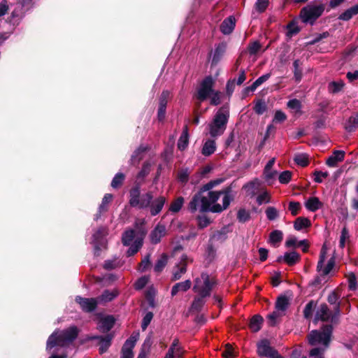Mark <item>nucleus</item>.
I'll return each mask as SVG.
<instances>
[{
    "instance_id": "nucleus-32",
    "label": "nucleus",
    "mask_w": 358,
    "mask_h": 358,
    "mask_svg": "<svg viewBox=\"0 0 358 358\" xmlns=\"http://www.w3.org/2000/svg\"><path fill=\"white\" fill-rule=\"evenodd\" d=\"M153 199L152 192H148L145 194L141 195L140 199H138L139 204L137 207L141 209H145L149 208L150 206L151 201Z\"/></svg>"
},
{
    "instance_id": "nucleus-10",
    "label": "nucleus",
    "mask_w": 358,
    "mask_h": 358,
    "mask_svg": "<svg viewBox=\"0 0 358 358\" xmlns=\"http://www.w3.org/2000/svg\"><path fill=\"white\" fill-rule=\"evenodd\" d=\"M319 320L322 322H329L330 320L331 322V312L328 306L324 303L320 306L315 315L314 322L317 323Z\"/></svg>"
},
{
    "instance_id": "nucleus-29",
    "label": "nucleus",
    "mask_w": 358,
    "mask_h": 358,
    "mask_svg": "<svg viewBox=\"0 0 358 358\" xmlns=\"http://www.w3.org/2000/svg\"><path fill=\"white\" fill-rule=\"evenodd\" d=\"M322 205V203L316 196L310 197L305 203V207L311 212L317 211Z\"/></svg>"
},
{
    "instance_id": "nucleus-35",
    "label": "nucleus",
    "mask_w": 358,
    "mask_h": 358,
    "mask_svg": "<svg viewBox=\"0 0 358 358\" xmlns=\"http://www.w3.org/2000/svg\"><path fill=\"white\" fill-rule=\"evenodd\" d=\"M25 12L26 11L20 7L15 8L11 13V20L10 22H12L13 25L17 26L24 16Z\"/></svg>"
},
{
    "instance_id": "nucleus-45",
    "label": "nucleus",
    "mask_w": 358,
    "mask_h": 358,
    "mask_svg": "<svg viewBox=\"0 0 358 358\" xmlns=\"http://www.w3.org/2000/svg\"><path fill=\"white\" fill-rule=\"evenodd\" d=\"M317 302L313 300L310 301L303 309V316L306 319H310L313 316L314 309L315 308Z\"/></svg>"
},
{
    "instance_id": "nucleus-9",
    "label": "nucleus",
    "mask_w": 358,
    "mask_h": 358,
    "mask_svg": "<svg viewBox=\"0 0 358 358\" xmlns=\"http://www.w3.org/2000/svg\"><path fill=\"white\" fill-rule=\"evenodd\" d=\"M75 301L80 305L81 309L85 313H92L97 308L98 299L95 298H85L77 296Z\"/></svg>"
},
{
    "instance_id": "nucleus-4",
    "label": "nucleus",
    "mask_w": 358,
    "mask_h": 358,
    "mask_svg": "<svg viewBox=\"0 0 358 358\" xmlns=\"http://www.w3.org/2000/svg\"><path fill=\"white\" fill-rule=\"evenodd\" d=\"M324 10V3L320 0H314L301 9L298 19L304 24L313 25L322 15Z\"/></svg>"
},
{
    "instance_id": "nucleus-23",
    "label": "nucleus",
    "mask_w": 358,
    "mask_h": 358,
    "mask_svg": "<svg viewBox=\"0 0 358 358\" xmlns=\"http://www.w3.org/2000/svg\"><path fill=\"white\" fill-rule=\"evenodd\" d=\"M135 341L127 339L121 350V358H134L132 349L134 348Z\"/></svg>"
},
{
    "instance_id": "nucleus-28",
    "label": "nucleus",
    "mask_w": 358,
    "mask_h": 358,
    "mask_svg": "<svg viewBox=\"0 0 358 358\" xmlns=\"http://www.w3.org/2000/svg\"><path fill=\"white\" fill-rule=\"evenodd\" d=\"M286 29L287 30V37H292L294 35H296L299 34L301 29L300 27L298 26V19L294 18L292 20H291L286 26Z\"/></svg>"
},
{
    "instance_id": "nucleus-37",
    "label": "nucleus",
    "mask_w": 358,
    "mask_h": 358,
    "mask_svg": "<svg viewBox=\"0 0 358 358\" xmlns=\"http://www.w3.org/2000/svg\"><path fill=\"white\" fill-rule=\"evenodd\" d=\"M289 305V299L285 295H280L277 298L275 308L278 310L285 311Z\"/></svg>"
},
{
    "instance_id": "nucleus-1",
    "label": "nucleus",
    "mask_w": 358,
    "mask_h": 358,
    "mask_svg": "<svg viewBox=\"0 0 358 358\" xmlns=\"http://www.w3.org/2000/svg\"><path fill=\"white\" fill-rule=\"evenodd\" d=\"M224 181V178H220L212 180L203 185L199 190L193 195L187 206L188 210L193 213L199 208L201 213L212 212L220 213L225 210L220 204L215 203L220 199V194L214 191H210L211 189L220 185Z\"/></svg>"
},
{
    "instance_id": "nucleus-50",
    "label": "nucleus",
    "mask_w": 358,
    "mask_h": 358,
    "mask_svg": "<svg viewBox=\"0 0 358 358\" xmlns=\"http://www.w3.org/2000/svg\"><path fill=\"white\" fill-rule=\"evenodd\" d=\"M326 255H327L326 245H323V246L320 250V258H319V261H318L317 265V271L319 273L321 272V271L323 268V265H324V263L325 259H326Z\"/></svg>"
},
{
    "instance_id": "nucleus-3",
    "label": "nucleus",
    "mask_w": 358,
    "mask_h": 358,
    "mask_svg": "<svg viewBox=\"0 0 358 358\" xmlns=\"http://www.w3.org/2000/svg\"><path fill=\"white\" fill-rule=\"evenodd\" d=\"M229 118V107L227 103L219 108L212 122L208 124L209 134L211 137L216 138L224 134L227 129Z\"/></svg>"
},
{
    "instance_id": "nucleus-15",
    "label": "nucleus",
    "mask_w": 358,
    "mask_h": 358,
    "mask_svg": "<svg viewBox=\"0 0 358 358\" xmlns=\"http://www.w3.org/2000/svg\"><path fill=\"white\" fill-rule=\"evenodd\" d=\"M148 146L141 145L137 149H136L130 159V164L133 166H138L140 162L144 157L145 152L148 150Z\"/></svg>"
},
{
    "instance_id": "nucleus-41",
    "label": "nucleus",
    "mask_w": 358,
    "mask_h": 358,
    "mask_svg": "<svg viewBox=\"0 0 358 358\" xmlns=\"http://www.w3.org/2000/svg\"><path fill=\"white\" fill-rule=\"evenodd\" d=\"M345 83L343 80L339 82L332 81L329 83L328 90L331 94H336L343 90Z\"/></svg>"
},
{
    "instance_id": "nucleus-30",
    "label": "nucleus",
    "mask_w": 358,
    "mask_h": 358,
    "mask_svg": "<svg viewBox=\"0 0 358 358\" xmlns=\"http://www.w3.org/2000/svg\"><path fill=\"white\" fill-rule=\"evenodd\" d=\"M285 254V264L289 266H294L301 260V255L295 250L291 252H286Z\"/></svg>"
},
{
    "instance_id": "nucleus-52",
    "label": "nucleus",
    "mask_w": 358,
    "mask_h": 358,
    "mask_svg": "<svg viewBox=\"0 0 358 358\" xmlns=\"http://www.w3.org/2000/svg\"><path fill=\"white\" fill-rule=\"evenodd\" d=\"M237 219L240 222L245 223L250 220V213L244 208L238 210L237 213Z\"/></svg>"
},
{
    "instance_id": "nucleus-8",
    "label": "nucleus",
    "mask_w": 358,
    "mask_h": 358,
    "mask_svg": "<svg viewBox=\"0 0 358 358\" xmlns=\"http://www.w3.org/2000/svg\"><path fill=\"white\" fill-rule=\"evenodd\" d=\"M257 353L261 357L272 358L278 355V350L271 345L268 339L264 338L257 343Z\"/></svg>"
},
{
    "instance_id": "nucleus-63",
    "label": "nucleus",
    "mask_w": 358,
    "mask_h": 358,
    "mask_svg": "<svg viewBox=\"0 0 358 358\" xmlns=\"http://www.w3.org/2000/svg\"><path fill=\"white\" fill-rule=\"evenodd\" d=\"M287 106L289 108L295 110L296 112L300 111L302 108L301 102L296 99L289 100L287 102Z\"/></svg>"
},
{
    "instance_id": "nucleus-42",
    "label": "nucleus",
    "mask_w": 358,
    "mask_h": 358,
    "mask_svg": "<svg viewBox=\"0 0 358 358\" xmlns=\"http://www.w3.org/2000/svg\"><path fill=\"white\" fill-rule=\"evenodd\" d=\"M206 297V296H202L199 294L198 296H196L192 301L191 306L192 309L197 312H200L205 304L204 299Z\"/></svg>"
},
{
    "instance_id": "nucleus-13",
    "label": "nucleus",
    "mask_w": 358,
    "mask_h": 358,
    "mask_svg": "<svg viewBox=\"0 0 358 358\" xmlns=\"http://www.w3.org/2000/svg\"><path fill=\"white\" fill-rule=\"evenodd\" d=\"M335 266V258L334 257H331L328 262L327 266L324 269H322V273L320 275H317L315 277V278L313 280V282L310 283L311 285L314 287H317L318 285H322V277H324L325 275H328L330 271L332 270L334 266Z\"/></svg>"
},
{
    "instance_id": "nucleus-64",
    "label": "nucleus",
    "mask_w": 358,
    "mask_h": 358,
    "mask_svg": "<svg viewBox=\"0 0 358 358\" xmlns=\"http://www.w3.org/2000/svg\"><path fill=\"white\" fill-rule=\"evenodd\" d=\"M189 173L187 169H181L178 173V179L180 182L186 184L189 180Z\"/></svg>"
},
{
    "instance_id": "nucleus-53",
    "label": "nucleus",
    "mask_w": 358,
    "mask_h": 358,
    "mask_svg": "<svg viewBox=\"0 0 358 358\" xmlns=\"http://www.w3.org/2000/svg\"><path fill=\"white\" fill-rule=\"evenodd\" d=\"M265 213H266L267 219L271 221L274 220L279 217V213H278V210L275 207H273V206H268L266 209Z\"/></svg>"
},
{
    "instance_id": "nucleus-54",
    "label": "nucleus",
    "mask_w": 358,
    "mask_h": 358,
    "mask_svg": "<svg viewBox=\"0 0 358 358\" xmlns=\"http://www.w3.org/2000/svg\"><path fill=\"white\" fill-rule=\"evenodd\" d=\"M151 266L150 254H148L139 264V271L142 273L146 271Z\"/></svg>"
},
{
    "instance_id": "nucleus-58",
    "label": "nucleus",
    "mask_w": 358,
    "mask_h": 358,
    "mask_svg": "<svg viewBox=\"0 0 358 358\" xmlns=\"http://www.w3.org/2000/svg\"><path fill=\"white\" fill-rule=\"evenodd\" d=\"M331 313V323L336 324L338 322V317L341 313V303L333 305Z\"/></svg>"
},
{
    "instance_id": "nucleus-16",
    "label": "nucleus",
    "mask_w": 358,
    "mask_h": 358,
    "mask_svg": "<svg viewBox=\"0 0 358 358\" xmlns=\"http://www.w3.org/2000/svg\"><path fill=\"white\" fill-rule=\"evenodd\" d=\"M93 339L99 340V351L101 355L105 353L111 345L113 335L109 334L105 336H94Z\"/></svg>"
},
{
    "instance_id": "nucleus-48",
    "label": "nucleus",
    "mask_w": 358,
    "mask_h": 358,
    "mask_svg": "<svg viewBox=\"0 0 358 358\" xmlns=\"http://www.w3.org/2000/svg\"><path fill=\"white\" fill-rule=\"evenodd\" d=\"M206 259L208 263L212 262L216 256V250L212 243L208 241V244L206 250Z\"/></svg>"
},
{
    "instance_id": "nucleus-7",
    "label": "nucleus",
    "mask_w": 358,
    "mask_h": 358,
    "mask_svg": "<svg viewBox=\"0 0 358 358\" xmlns=\"http://www.w3.org/2000/svg\"><path fill=\"white\" fill-rule=\"evenodd\" d=\"M214 85L215 80L211 76L205 77L198 90L197 99L201 101L206 100L210 94L214 92Z\"/></svg>"
},
{
    "instance_id": "nucleus-49",
    "label": "nucleus",
    "mask_w": 358,
    "mask_h": 358,
    "mask_svg": "<svg viewBox=\"0 0 358 358\" xmlns=\"http://www.w3.org/2000/svg\"><path fill=\"white\" fill-rule=\"evenodd\" d=\"M253 110L256 114L262 115L267 110V106L264 100L258 99Z\"/></svg>"
},
{
    "instance_id": "nucleus-61",
    "label": "nucleus",
    "mask_w": 358,
    "mask_h": 358,
    "mask_svg": "<svg viewBox=\"0 0 358 358\" xmlns=\"http://www.w3.org/2000/svg\"><path fill=\"white\" fill-rule=\"evenodd\" d=\"M153 316L154 315L152 312H148L143 317L141 322V329L143 331H145L147 329L148 325L150 324Z\"/></svg>"
},
{
    "instance_id": "nucleus-27",
    "label": "nucleus",
    "mask_w": 358,
    "mask_h": 358,
    "mask_svg": "<svg viewBox=\"0 0 358 358\" xmlns=\"http://www.w3.org/2000/svg\"><path fill=\"white\" fill-rule=\"evenodd\" d=\"M189 143V134H188V127L185 125L183 128V131L182 134L180 135L178 141V150L182 151L186 149Z\"/></svg>"
},
{
    "instance_id": "nucleus-25",
    "label": "nucleus",
    "mask_w": 358,
    "mask_h": 358,
    "mask_svg": "<svg viewBox=\"0 0 358 358\" xmlns=\"http://www.w3.org/2000/svg\"><path fill=\"white\" fill-rule=\"evenodd\" d=\"M231 191L232 187L231 185L226 187L225 188L220 191H215L216 193L220 194V196L222 194H224V197L222 199V206L225 209H227L229 206L230 202L233 199V198L230 196Z\"/></svg>"
},
{
    "instance_id": "nucleus-47",
    "label": "nucleus",
    "mask_w": 358,
    "mask_h": 358,
    "mask_svg": "<svg viewBox=\"0 0 358 358\" xmlns=\"http://www.w3.org/2000/svg\"><path fill=\"white\" fill-rule=\"evenodd\" d=\"M143 242L141 240L137 239L134 241V244H132L129 248L127 251V256L131 257L134 255L140 248L142 247Z\"/></svg>"
},
{
    "instance_id": "nucleus-26",
    "label": "nucleus",
    "mask_w": 358,
    "mask_h": 358,
    "mask_svg": "<svg viewBox=\"0 0 358 358\" xmlns=\"http://www.w3.org/2000/svg\"><path fill=\"white\" fill-rule=\"evenodd\" d=\"M344 128L350 133L354 132L358 129V113H356L354 115L348 118L345 123Z\"/></svg>"
},
{
    "instance_id": "nucleus-18",
    "label": "nucleus",
    "mask_w": 358,
    "mask_h": 358,
    "mask_svg": "<svg viewBox=\"0 0 358 358\" xmlns=\"http://www.w3.org/2000/svg\"><path fill=\"white\" fill-rule=\"evenodd\" d=\"M345 152L343 150H334L326 161V164L329 167H335L338 162L344 160Z\"/></svg>"
},
{
    "instance_id": "nucleus-57",
    "label": "nucleus",
    "mask_w": 358,
    "mask_h": 358,
    "mask_svg": "<svg viewBox=\"0 0 358 358\" xmlns=\"http://www.w3.org/2000/svg\"><path fill=\"white\" fill-rule=\"evenodd\" d=\"M151 164L149 162H145L143 164L141 170L137 175L138 178H144L150 172Z\"/></svg>"
},
{
    "instance_id": "nucleus-44",
    "label": "nucleus",
    "mask_w": 358,
    "mask_h": 358,
    "mask_svg": "<svg viewBox=\"0 0 358 358\" xmlns=\"http://www.w3.org/2000/svg\"><path fill=\"white\" fill-rule=\"evenodd\" d=\"M302 65V62L299 59H296L293 62L294 66V76L296 81L299 82L302 78V69L301 66Z\"/></svg>"
},
{
    "instance_id": "nucleus-51",
    "label": "nucleus",
    "mask_w": 358,
    "mask_h": 358,
    "mask_svg": "<svg viewBox=\"0 0 358 358\" xmlns=\"http://www.w3.org/2000/svg\"><path fill=\"white\" fill-rule=\"evenodd\" d=\"M107 234V230L105 227H100L94 234V241L100 243H105L104 236Z\"/></svg>"
},
{
    "instance_id": "nucleus-2",
    "label": "nucleus",
    "mask_w": 358,
    "mask_h": 358,
    "mask_svg": "<svg viewBox=\"0 0 358 358\" xmlns=\"http://www.w3.org/2000/svg\"><path fill=\"white\" fill-rule=\"evenodd\" d=\"M78 336V329L71 326L59 332L54 331L48 338L46 350H50L56 346L64 347L73 342Z\"/></svg>"
},
{
    "instance_id": "nucleus-39",
    "label": "nucleus",
    "mask_w": 358,
    "mask_h": 358,
    "mask_svg": "<svg viewBox=\"0 0 358 358\" xmlns=\"http://www.w3.org/2000/svg\"><path fill=\"white\" fill-rule=\"evenodd\" d=\"M184 201H185V199L182 196L177 197L175 200H173L171 202L169 210L171 213H178L181 210V208L184 204Z\"/></svg>"
},
{
    "instance_id": "nucleus-55",
    "label": "nucleus",
    "mask_w": 358,
    "mask_h": 358,
    "mask_svg": "<svg viewBox=\"0 0 358 358\" xmlns=\"http://www.w3.org/2000/svg\"><path fill=\"white\" fill-rule=\"evenodd\" d=\"M176 266L178 268V269L173 273L171 281H176L180 280L182 275L185 274L187 271V268L185 265H182L180 267H179V264H177Z\"/></svg>"
},
{
    "instance_id": "nucleus-46",
    "label": "nucleus",
    "mask_w": 358,
    "mask_h": 358,
    "mask_svg": "<svg viewBox=\"0 0 358 358\" xmlns=\"http://www.w3.org/2000/svg\"><path fill=\"white\" fill-rule=\"evenodd\" d=\"M135 237V231L133 229L127 230L122 234V242L125 246L130 245L131 241Z\"/></svg>"
},
{
    "instance_id": "nucleus-43",
    "label": "nucleus",
    "mask_w": 358,
    "mask_h": 358,
    "mask_svg": "<svg viewBox=\"0 0 358 358\" xmlns=\"http://www.w3.org/2000/svg\"><path fill=\"white\" fill-rule=\"evenodd\" d=\"M125 180V175L122 173H117L115 175L111 181V187L114 189L120 188Z\"/></svg>"
},
{
    "instance_id": "nucleus-24",
    "label": "nucleus",
    "mask_w": 358,
    "mask_h": 358,
    "mask_svg": "<svg viewBox=\"0 0 358 358\" xmlns=\"http://www.w3.org/2000/svg\"><path fill=\"white\" fill-rule=\"evenodd\" d=\"M191 285L192 282L190 280H186L184 282H178L173 286L171 294L172 296H174L180 291L186 292L191 287Z\"/></svg>"
},
{
    "instance_id": "nucleus-17",
    "label": "nucleus",
    "mask_w": 358,
    "mask_h": 358,
    "mask_svg": "<svg viewBox=\"0 0 358 358\" xmlns=\"http://www.w3.org/2000/svg\"><path fill=\"white\" fill-rule=\"evenodd\" d=\"M166 235V228L164 225L157 224L151 231L150 238L152 244H157L160 242L161 238Z\"/></svg>"
},
{
    "instance_id": "nucleus-36",
    "label": "nucleus",
    "mask_w": 358,
    "mask_h": 358,
    "mask_svg": "<svg viewBox=\"0 0 358 358\" xmlns=\"http://www.w3.org/2000/svg\"><path fill=\"white\" fill-rule=\"evenodd\" d=\"M311 226L310 220L308 217H299L294 222V228L296 231H301L304 228Z\"/></svg>"
},
{
    "instance_id": "nucleus-33",
    "label": "nucleus",
    "mask_w": 358,
    "mask_h": 358,
    "mask_svg": "<svg viewBox=\"0 0 358 358\" xmlns=\"http://www.w3.org/2000/svg\"><path fill=\"white\" fill-rule=\"evenodd\" d=\"M283 239V233L280 230H273L269 234L268 242L273 246H278Z\"/></svg>"
},
{
    "instance_id": "nucleus-12",
    "label": "nucleus",
    "mask_w": 358,
    "mask_h": 358,
    "mask_svg": "<svg viewBox=\"0 0 358 358\" xmlns=\"http://www.w3.org/2000/svg\"><path fill=\"white\" fill-rule=\"evenodd\" d=\"M166 201V199L164 196H159L155 199H152L150 206H149L150 215L152 216L158 215L162 211Z\"/></svg>"
},
{
    "instance_id": "nucleus-5",
    "label": "nucleus",
    "mask_w": 358,
    "mask_h": 358,
    "mask_svg": "<svg viewBox=\"0 0 358 358\" xmlns=\"http://www.w3.org/2000/svg\"><path fill=\"white\" fill-rule=\"evenodd\" d=\"M332 332V324H324L321 327V330H313L308 334V343L312 346L321 343L328 348L331 342Z\"/></svg>"
},
{
    "instance_id": "nucleus-19",
    "label": "nucleus",
    "mask_w": 358,
    "mask_h": 358,
    "mask_svg": "<svg viewBox=\"0 0 358 358\" xmlns=\"http://www.w3.org/2000/svg\"><path fill=\"white\" fill-rule=\"evenodd\" d=\"M227 49V44L224 42L220 43L215 48L214 55L211 61V66H216L224 55Z\"/></svg>"
},
{
    "instance_id": "nucleus-31",
    "label": "nucleus",
    "mask_w": 358,
    "mask_h": 358,
    "mask_svg": "<svg viewBox=\"0 0 358 358\" xmlns=\"http://www.w3.org/2000/svg\"><path fill=\"white\" fill-rule=\"evenodd\" d=\"M119 292L116 289L110 291L108 289L104 290L102 294L98 297V301L100 302H110L113 301L115 297L117 296Z\"/></svg>"
},
{
    "instance_id": "nucleus-22",
    "label": "nucleus",
    "mask_w": 358,
    "mask_h": 358,
    "mask_svg": "<svg viewBox=\"0 0 358 358\" xmlns=\"http://www.w3.org/2000/svg\"><path fill=\"white\" fill-rule=\"evenodd\" d=\"M263 322V317L259 314H256L251 317L250 322L248 324V327L252 332L256 333L258 332L262 329Z\"/></svg>"
},
{
    "instance_id": "nucleus-56",
    "label": "nucleus",
    "mask_w": 358,
    "mask_h": 358,
    "mask_svg": "<svg viewBox=\"0 0 358 358\" xmlns=\"http://www.w3.org/2000/svg\"><path fill=\"white\" fill-rule=\"evenodd\" d=\"M301 208V203L298 201H292L289 203L288 209L291 212L292 215L293 216L297 215Z\"/></svg>"
},
{
    "instance_id": "nucleus-20",
    "label": "nucleus",
    "mask_w": 358,
    "mask_h": 358,
    "mask_svg": "<svg viewBox=\"0 0 358 358\" xmlns=\"http://www.w3.org/2000/svg\"><path fill=\"white\" fill-rule=\"evenodd\" d=\"M115 320L112 315H108L102 318L99 324V329L103 333L109 331L114 326Z\"/></svg>"
},
{
    "instance_id": "nucleus-62",
    "label": "nucleus",
    "mask_w": 358,
    "mask_h": 358,
    "mask_svg": "<svg viewBox=\"0 0 358 358\" xmlns=\"http://www.w3.org/2000/svg\"><path fill=\"white\" fill-rule=\"evenodd\" d=\"M349 231L346 227H344L341 230V234L340 236L339 246L343 248L345 246V241L349 239Z\"/></svg>"
},
{
    "instance_id": "nucleus-38",
    "label": "nucleus",
    "mask_w": 358,
    "mask_h": 358,
    "mask_svg": "<svg viewBox=\"0 0 358 358\" xmlns=\"http://www.w3.org/2000/svg\"><path fill=\"white\" fill-rule=\"evenodd\" d=\"M169 257L167 254L163 253L160 258L155 263L154 271L156 273H161L168 263Z\"/></svg>"
},
{
    "instance_id": "nucleus-6",
    "label": "nucleus",
    "mask_w": 358,
    "mask_h": 358,
    "mask_svg": "<svg viewBox=\"0 0 358 358\" xmlns=\"http://www.w3.org/2000/svg\"><path fill=\"white\" fill-rule=\"evenodd\" d=\"M201 279L203 280V285L199 287L198 283L200 282L199 278L195 280V285L193 287V290L198 292L202 296H210L211 291L214 286L217 285V280L215 278H210L207 273H202L201 275Z\"/></svg>"
},
{
    "instance_id": "nucleus-11",
    "label": "nucleus",
    "mask_w": 358,
    "mask_h": 358,
    "mask_svg": "<svg viewBox=\"0 0 358 358\" xmlns=\"http://www.w3.org/2000/svg\"><path fill=\"white\" fill-rule=\"evenodd\" d=\"M229 232L228 227H223L221 229L215 231L210 236L209 242L223 243L228 238V234Z\"/></svg>"
},
{
    "instance_id": "nucleus-40",
    "label": "nucleus",
    "mask_w": 358,
    "mask_h": 358,
    "mask_svg": "<svg viewBox=\"0 0 358 358\" xmlns=\"http://www.w3.org/2000/svg\"><path fill=\"white\" fill-rule=\"evenodd\" d=\"M293 159L297 165L301 167H306L309 164L308 155L305 153L295 155Z\"/></svg>"
},
{
    "instance_id": "nucleus-21",
    "label": "nucleus",
    "mask_w": 358,
    "mask_h": 358,
    "mask_svg": "<svg viewBox=\"0 0 358 358\" xmlns=\"http://www.w3.org/2000/svg\"><path fill=\"white\" fill-rule=\"evenodd\" d=\"M140 196L141 187L139 184H136L129 191V204L131 207L138 206Z\"/></svg>"
},
{
    "instance_id": "nucleus-59",
    "label": "nucleus",
    "mask_w": 358,
    "mask_h": 358,
    "mask_svg": "<svg viewBox=\"0 0 358 358\" xmlns=\"http://www.w3.org/2000/svg\"><path fill=\"white\" fill-rule=\"evenodd\" d=\"M269 3V0H257L255 3V8L259 13H264Z\"/></svg>"
},
{
    "instance_id": "nucleus-34",
    "label": "nucleus",
    "mask_w": 358,
    "mask_h": 358,
    "mask_svg": "<svg viewBox=\"0 0 358 358\" xmlns=\"http://www.w3.org/2000/svg\"><path fill=\"white\" fill-rule=\"evenodd\" d=\"M216 150L215 141L212 139H208L203 144L201 153L206 157H208L213 154Z\"/></svg>"
},
{
    "instance_id": "nucleus-60",
    "label": "nucleus",
    "mask_w": 358,
    "mask_h": 358,
    "mask_svg": "<svg viewBox=\"0 0 358 358\" xmlns=\"http://www.w3.org/2000/svg\"><path fill=\"white\" fill-rule=\"evenodd\" d=\"M292 173L289 171H282L279 177L278 180L281 184H287L292 179Z\"/></svg>"
},
{
    "instance_id": "nucleus-14",
    "label": "nucleus",
    "mask_w": 358,
    "mask_h": 358,
    "mask_svg": "<svg viewBox=\"0 0 358 358\" xmlns=\"http://www.w3.org/2000/svg\"><path fill=\"white\" fill-rule=\"evenodd\" d=\"M236 27V19L234 16L230 15L225 18L220 26V31L224 35L231 34Z\"/></svg>"
}]
</instances>
